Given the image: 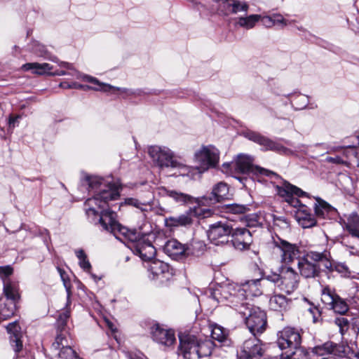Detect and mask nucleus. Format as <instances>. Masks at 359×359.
<instances>
[{"label":"nucleus","mask_w":359,"mask_h":359,"mask_svg":"<svg viewBox=\"0 0 359 359\" xmlns=\"http://www.w3.org/2000/svg\"><path fill=\"white\" fill-rule=\"evenodd\" d=\"M273 243L281 251L280 257L283 264L288 265L293 263L296 259L298 262L299 259L302 257H301L299 248L296 244L290 243L278 236L273 238Z\"/></svg>","instance_id":"nucleus-12"},{"label":"nucleus","mask_w":359,"mask_h":359,"mask_svg":"<svg viewBox=\"0 0 359 359\" xmlns=\"http://www.w3.org/2000/svg\"><path fill=\"white\" fill-rule=\"evenodd\" d=\"M262 24L266 27H271L274 26L273 21L272 20V15L261 17Z\"/></svg>","instance_id":"nucleus-55"},{"label":"nucleus","mask_w":359,"mask_h":359,"mask_svg":"<svg viewBox=\"0 0 359 359\" xmlns=\"http://www.w3.org/2000/svg\"><path fill=\"white\" fill-rule=\"evenodd\" d=\"M343 228L347 231L351 236L359 240V215L352 213L344 222Z\"/></svg>","instance_id":"nucleus-26"},{"label":"nucleus","mask_w":359,"mask_h":359,"mask_svg":"<svg viewBox=\"0 0 359 359\" xmlns=\"http://www.w3.org/2000/svg\"><path fill=\"white\" fill-rule=\"evenodd\" d=\"M272 20L273 25H280L282 26H287L290 24L291 22L285 20L281 14L274 13L272 15Z\"/></svg>","instance_id":"nucleus-46"},{"label":"nucleus","mask_w":359,"mask_h":359,"mask_svg":"<svg viewBox=\"0 0 359 359\" xmlns=\"http://www.w3.org/2000/svg\"><path fill=\"white\" fill-rule=\"evenodd\" d=\"M77 258L79 260L80 266L86 271H89L91 269V264L87 259V256L82 249L76 250L75 252Z\"/></svg>","instance_id":"nucleus-37"},{"label":"nucleus","mask_w":359,"mask_h":359,"mask_svg":"<svg viewBox=\"0 0 359 359\" xmlns=\"http://www.w3.org/2000/svg\"><path fill=\"white\" fill-rule=\"evenodd\" d=\"M326 161L327 162H330V163H337V164H339V163H343V161L339 157V156H336V157H327L326 158Z\"/></svg>","instance_id":"nucleus-58"},{"label":"nucleus","mask_w":359,"mask_h":359,"mask_svg":"<svg viewBox=\"0 0 359 359\" xmlns=\"http://www.w3.org/2000/svg\"><path fill=\"white\" fill-rule=\"evenodd\" d=\"M148 154L150 157L153 159L154 163H156V156H157V150L155 147H149L148 149Z\"/></svg>","instance_id":"nucleus-56"},{"label":"nucleus","mask_w":359,"mask_h":359,"mask_svg":"<svg viewBox=\"0 0 359 359\" xmlns=\"http://www.w3.org/2000/svg\"><path fill=\"white\" fill-rule=\"evenodd\" d=\"M11 275L0 277L3 281V292L8 300L10 301L9 306L6 305L1 309V314L5 317L13 316L16 311V304L20 299V287L18 281L9 278Z\"/></svg>","instance_id":"nucleus-9"},{"label":"nucleus","mask_w":359,"mask_h":359,"mask_svg":"<svg viewBox=\"0 0 359 359\" xmlns=\"http://www.w3.org/2000/svg\"><path fill=\"white\" fill-rule=\"evenodd\" d=\"M61 278L63 280V283H64V286L66 289V291H67V304H68L69 302H70V296L72 294V292H71V284L69 283V281H67L65 279L62 273H61Z\"/></svg>","instance_id":"nucleus-52"},{"label":"nucleus","mask_w":359,"mask_h":359,"mask_svg":"<svg viewBox=\"0 0 359 359\" xmlns=\"http://www.w3.org/2000/svg\"><path fill=\"white\" fill-rule=\"evenodd\" d=\"M297 219L303 228H310L316 224L314 217L306 210H299L297 214Z\"/></svg>","instance_id":"nucleus-32"},{"label":"nucleus","mask_w":359,"mask_h":359,"mask_svg":"<svg viewBox=\"0 0 359 359\" xmlns=\"http://www.w3.org/2000/svg\"><path fill=\"white\" fill-rule=\"evenodd\" d=\"M255 335L252 334L243 341L238 353L239 359H266L264 345Z\"/></svg>","instance_id":"nucleus-10"},{"label":"nucleus","mask_w":359,"mask_h":359,"mask_svg":"<svg viewBox=\"0 0 359 359\" xmlns=\"http://www.w3.org/2000/svg\"><path fill=\"white\" fill-rule=\"evenodd\" d=\"M131 359H147L144 355H135L133 358Z\"/></svg>","instance_id":"nucleus-64"},{"label":"nucleus","mask_w":359,"mask_h":359,"mask_svg":"<svg viewBox=\"0 0 359 359\" xmlns=\"http://www.w3.org/2000/svg\"><path fill=\"white\" fill-rule=\"evenodd\" d=\"M260 20V15L253 14L247 17H241L237 18L236 24L241 27L249 29L253 28L256 23Z\"/></svg>","instance_id":"nucleus-33"},{"label":"nucleus","mask_w":359,"mask_h":359,"mask_svg":"<svg viewBox=\"0 0 359 359\" xmlns=\"http://www.w3.org/2000/svg\"><path fill=\"white\" fill-rule=\"evenodd\" d=\"M302 336L299 332L291 327H284L278 332L277 344L282 350L290 348L295 350L292 354L286 356L281 355V359H300L295 355L299 353V355H303L304 351L301 348Z\"/></svg>","instance_id":"nucleus-6"},{"label":"nucleus","mask_w":359,"mask_h":359,"mask_svg":"<svg viewBox=\"0 0 359 359\" xmlns=\"http://www.w3.org/2000/svg\"><path fill=\"white\" fill-rule=\"evenodd\" d=\"M215 346L214 342L208 338L198 339L197 354L198 358L210 356Z\"/></svg>","instance_id":"nucleus-28"},{"label":"nucleus","mask_w":359,"mask_h":359,"mask_svg":"<svg viewBox=\"0 0 359 359\" xmlns=\"http://www.w3.org/2000/svg\"><path fill=\"white\" fill-rule=\"evenodd\" d=\"M299 280L298 273L290 266L282 267L279 274L268 275V280L271 281V284H276L287 294L292 293L297 287Z\"/></svg>","instance_id":"nucleus-8"},{"label":"nucleus","mask_w":359,"mask_h":359,"mask_svg":"<svg viewBox=\"0 0 359 359\" xmlns=\"http://www.w3.org/2000/svg\"><path fill=\"white\" fill-rule=\"evenodd\" d=\"M294 106L298 109H304L308 104V97L304 95H299L293 100Z\"/></svg>","instance_id":"nucleus-44"},{"label":"nucleus","mask_w":359,"mask_h":359,"mask_svg":"<svg viewBox=\"0 0 359 359\" xmlns=\"http://www.w3.org/2000/svg\"><path fill=\"white\" fill-rule=\"evenodd\" d=\"M232 233V226L227 222H218L210 226L208 236L215 245L227 243Z\"/></svg>","instance_id":"nucleus-14"},{"label":"nucleus","mask_w":359,"mask_h":359,"mask_svg":"<svg viewBox=\"0 0 359 359\" xmlns=\"http://www.w3.org/2000/svg\"><path fill=\"white\" fill-rule=\"evenodd\" d=\"M248 208L243 205L232 204L229 207V211L233 214H243L248 210Z\"/></svg>","instance_id":"nucleus-47"},{"label":"nucleus","mask_w":359,"mask_h":359,"mask_svg":"<svg viewBox=\"0 0 359 359\" xmlns=\"http://www.w3.org/2000/svg\"><path fill=\"white\" fill-rule=\"evenodd\" d=\"M88 186L91 189H95L97 194L93 198L86 201L84 208L88 217L95 216L98 209L108 207L109 201L117 200L120 196L119 185L115 183H104L100 178L93 177L87 179Z\"/></svg>","instance_id":"nucleus-1"},{"label":"nucleus","mask_w":359,"mask_h":359,"mask_svg":"<svg viewBox=\"0 0 359 359\" xmlns=\"http://www.w3.org/2000/svg\"><path fill=\"white\" fill-rule=\"evenodd\" d=\"M125 204L134 206L140 209L142 211H147L151 205L149 202H140L139 200L133 198H128L125 200Z\"/></svg>","instance_id":"nucleus-38"},{"label":"nucleus","mask_w":359,"mask_h":359,"mask_svg":"<svg viewBox=\"0 0 359 359\" xmlns=\"http://www.w3.org/2000/svg\"><path fill=\"white\" fill-rule=\"evenodd\" d=\"M219 158V152L217 148L212 145L203 146L194 154V160L197 168L202 171L209 168L215 167Z\"/></svg>","instance_id":"nucleus-11"},{"label":"nucleus","mask_w":359,"mask_h":359,"mask_svg":"<svg viewBox=\"0 0 359 359\" xmlns=\"http://www.w3.org/2000/svg\"><path fill=\"white\" fill-rule=\"evenodd\" d=\"M69 318V311H65L62 313H61L57 320V330L60 331L59 333L62 332H67L65 330V327L66 325V323L67 319Z\"/></svg>","instance_id":"nucleus-41"},{"label":"nucleus","mask_w":359,"mask_h":359,"mask_svg":"<svg viewBox=\"0 0 359 359\" xmlns=\"http://www.w3.org/2000/svg\"><path fill=\"white\" fill-rule=\"evenodd\" d=\"M245 136L248 140L264 147L266 150H271L287 156L293 154V151L291 149L283 146L278 142H274L262 135L254 131H248L245 133Z\"/></svg>","instance_id":"nucleus-15"},{"label":"nucleus","mask_w":359,"mask_h":359,"mask_svg":"<svg viewBox=\"0 0 359 359\" xmlns=\"http://www.w3.org/2000/svg\"><path fill=\"white\" fill-rule=\"evenodd\" d=\"M330 309H333L336 313L344 314L348 311V305L339 296H337L336 301H334V303Z\"/></svg>","instance_id":"nucleus-40"},{"label":"nucleus","mask_w":359,"mask_h":359,"mask_svg":"<svg viewBox=\"0 0 359 359\" xmlns=\"http://www.w3.org/2000/svg\"><path fill=\"white\" fill-rule=\"evenodd\" d=\"M172 276V269L168 264L158 261V279H161V282L163 283L170 280Z\"/></svg>","instance_id":"nucleus-34"},{"label":"nucleus","mask_w":359,"mask_h":359,"mask_svg":"<svg viewBox=\"0 0 359 359\" xmlns=\"http://www.w3.org/2000/svg\"><path fill=\"white\" fill-rule=\"evenodd\" d=\"M297 266L301 276L305 278L318 276L320 272L318 266L307 260L306 257L299 259Z\"/></svg>","instance_id":"nucleus-24"},{"label":"nucleus","mask_w":359,"mask_h":359,"mask_svg":"<svg viewBox=\"0 0 359 359\" xmlns=\"http://www.w3.org/2000/svg\"><path fill=\"white\" fill-rule=\"evenodd\" d=\"M197 344L198 339L193 335L180 336V351L185 358L196 356Z\"/></svg>","instance_id":"nucleus-20"},{"label":"nucleus","mask_w":359,"mask_h":359,"mask_svg":"<svg viewBox=\"0 0 359 359\" xmlns=\"http://www.w3.org/2000/svg\"><path fill=\"white\" fill-rule=\"evenodd\" d=\"M165 224L166 226L173 227L180 226L177 217H169L165 219Z\"/></svg>","instance_id":"nucleus-53"},{"label":"nucleus","mask_w":359,"mask_h":359,"mask_svg":"<svg viewBox=\"0 0 359 359\" xmlns=\"http://www.w3.org/2000/svg\"><path fill=\"white\" fill-rule=\"evenodd\" d=\"M262 223L259 221L257 215L249 216L247 219V226L248 227H257L260 226Z\"/></svg>","instance_id":"nucleus-48"},{"label":"nucleus","mask_w":359,"mask_h":359,"mask_svg":"<svg viewBox=\"0 0 359 359\" xmlns=\"http://www.w3.org/2000/svg\"><path fill=\"white\" fill-rule=\"evenodd\" d=\"M336 324L340 327V332L343 334L344 329H347L348 326V320L344 317L337 318L335 320Z\"/></svg>","instance_id":"nucleus-49"},{"label":"nucleus","mask_w":359,"mask_h":359,"mask_svg":"<svg viewBox=\"0 0 359 359\" xmlns=\"http://www.w3.org/2000/svg\"><path fill=\"white\" fill-rule=\"evenodd\" d=\"M231 9L230 10L231 13L236 14L239 12H244L246 13L248 11L249 6L245 2H241L237 0H234L231 3Z\"/></svg>","instance_id":"nucleus-39"},{"label":"nucleus","mask_w":359,"mask_h":359,"mask_svg":"<svg viewBox=\"0 0 359 359\" xmlns=\"http://www.w3.org/2000/svg\"><path fill=\"white\" fill-rule=\"evenodd\" d=\"M271 287V281L268 280V276L265 279H256L246 281L241 285H230L224 290V292L229 293L224 297L229 300L231 306H238L241 303H245L249 297H258L263 292H269L268 288Z\"/></svg>","instance_id":"nucleus-2"},{"label":"nucleus","mask_w":359,"mask_h":359,"mask_svg":"<svg viewBox=\"0 0 359 359\" xmlns=\"http://www.w3.org/2000/svg\"><path fill=\"white\" fill-rule=\"evenodd\" d=\"M69 340L67 332H62L57 334L55 340L52 344V348L57 351V359H74V357H75L76 353L72 348Z\"/></svg>","instance_id":"nucleus-16"},{"label":"nucleus","mask_w":359,"mask_h":359,"mask_svg":"<svg viewBox=\"0 0 359 359\" xmlns=\"http://www.w3.org/2000/svg\"><path fill=\"white\" fill-rule=\"evenodd\" d=\"M158 196L161 197L162 200L165 197L168 196L172 198L176 203L182 205L194 203L195 202L199 203L198 199H196L189 194L175 190H170L165 187H158Z\"/></svg>","instance_id":"nucleus-21"},{"label":"nucleus","mask_w":359,"mask_h":359,"mask_svg":"<svg viewBox=\"0 0 359 359\" xmlns=\"http://www.w3.org/2000/svg\"><path fill=\"white\" fill-rule=\"evenodd\" d=\"M211 337L218 341H224L227 337L226 331L221 326L215 325L212 327Z\"/></svg>","instance_id":"nucleus-36"},{"label":"nucleus","mask_w":359,"mask_h":359,"mask_svg":"<svg viewBox=\"0 0 359 359\" xmlns=\"http://www.w3.org/2000/svg\"><path fill=\"white\" fill-rule=\"evenodd\" d=\"M176 341L175 332L171 329L161 327L158 325V343L165 346H172Z\"/></svg>","instance_id":"nucleus-29"},{"label":"nucleus","mask_w":359,"mask_h":359,"mask_svg":"<svg viewBox=\"0 0 359 359\" xmlns=\"http://www.w3.org/2000/svg\"><path fill=\"white\" fill-rule=\"evenodd\" d=\"M337 296L338 295L334 290L326 287L322 291L321 301L325 305L327 306L330 309L334 303V301H336Z\"/></svg>","instance_id":"nucleus-35"},{"label":"nucleus","mask_w":359,"mask_h":359,"mask_svg":"<svg viewBox=\"0 0 359 359\" xmlns=\"http://www.w3.org/2000/svg\"><path fill=\"white\" fill-rule=\"evenodd\" d=\"M109 328L112 331V332H116L117 331L116 327L113 325L112 323H107Z\"/></svg>","instance_id":"nucleus-63"},{"label":"nucleus","mask_w":359,"mask_h":359,"mask_svg":"<svg viewBox=\"0 0 359 359\" xmlns=\"http://www.w3.org/2000/svg\"><path fill=\"white\" fill-rule=\"evenodd\" d=\"M276 190L278 194L285 198V201L290 205L292 203L293 200L295 199L294 195L298 197L306 195V193L301 189L287 182H284L281 187L277 186Z\"/></svg>","instance_id":"nucleus-23"},{"label":"nucleus","mask_w":359,"mask_h":359,"mask_svg":"<svg viewBox=\"0 0 359 359\" xmlns=\"http://www.w3.org/2000/svg\"><path fill=\"white\" fill-rule=\"evenodd\" d=\"M348 347L343 345L334 344L332 341H327L322 345L316 346L313 348L312 353L316 355L323 358H332L336 356L343 357L347 353Z\"/></svg>","instance_id":"nucleus-18"},{"label":"nucleus","mask_w":359,"mask_h":359,"mask_svg":"<svg viewBox=\"0 0 359 359\" xmlns=\"http://www.w3.org/2000/svg\"><path fill=\"white\" fill-rule=\"evenodd\" d=\"M330 206L325 202H320L318 205L315 207V212L317 216L325 217V215L328 213Z\"/></svg>","instance_id":"nucleus-43"},{"label":"nucleus","mask_w":359,"mask_h":359,"mask_svg":"<svg viewBox=\"0 0 359 359\" xmlns=\"http://www.w3.org/2000/svg\"><path fill=\"white\" fill-rule=\"evenodd\" d=\"M228 194V185L222 182L217 183L212 189V197L209 198L210 203L220 202L223 199L226 198Z\"/></svg>","instance_id":"nucleus-27"},{"label":"nucleus","mask_w":359,"mask_h":359,"mask_svg":"<svg viewBox=\"0 0 359 359\" xmlns=\"http://www.w3.org/2000/svg\"><path fill=\"white\" fill-rule=\"evenodd\" d=\"M193 168L174 159L172 152L167 147H158V174L165 176H191Z\"/></svg>","instance_id":"nucleus-4"},{"label":"nucleus","mask_w":359,"mask_h":359,"mask_svg":"<svg viewBox=\"0 0 359 359\" xmlns=\"http://www.w3.org/2000/svg\"><path fill=\"white\" fill-rule=\"evenodd\" d=\"M245 319V323L252 334L262 333L266 326V316L260 308L250 305L249 303H241L238 306H233Z\"/></svg>","instance_id":"nucleus-5"},{"label":"nucleus","mask_w":359,"mask_h":359,"mask_svg":"<svg viewBox=\"0 0 359 359\" xmlns=\"http://www.w3.org/2000/svg\"><path fill=\"white\" fill-rule=\"evenodd\" d=\"M193 214V211L190 210L189 212L181 215L177 217V221L179 222L180 226H186L191 224L192 223L191 215Z\"/></svg>","instance_id":"nucleus-45"},{"label":"nucleus","mask_w":359,"mask_h":359,"mask_svg":"<svg viewBox=\"0 0 359 359\" xmlns=\"http://www.w3.org/2000/svg\"><path fill=\"white\" fill-rule=\"evenodd\" d=\"M53 74V75H57V76H63V75H67V72L63 71V70H57Z\"/></svg>","instance_id":"nucleus-62"},{"label":"nucleus","mask_w":359,"mask_h":359,"mask_svg":"<svg viewBox=\"0 0 359 359\" xmlns=\"http://www.w3.org/2000/svg\"><path fill=\"white\" fill-rule=\"evenodd\" d=\"M336 270L339 273H344V276H346L347 273H349L348 269L344 265H338L336 267Z\"/></svg>","instance_id":"nucleus-57"},{"label":"nucleus","mask_w":359,"mask_h":359,"mask_svg":"<svg viewBox=\"0 0 359 359\" xmlns=\"http://www.w3.org/2000/svg\"><path fill=\"white\" fill-rule=\"evenodd\" d=\"M20 118V116H15V117H10L9 118V126L13 127L15 126V123L17 121V120Z\"/></svg>","instance_id":"nucleus-61"},{"label":"nucleus","mask_w":359,"mask_h":359,"mask_svg":"<svg viewBox=\"0 0 359 359\" xmlns=\"http://www.w3.org/2000/svg\"><path fill=\"white\" fill-rule=\"evenodd\" d=\"M288 302L285 296L275 294L269 299V306L274 311H282L287 308Z\"/></svg>","instance_id":"nucleus-31"},{"label":"nucleus","mask_w":359,"mask_h":359,"mask_svg":"<svg viewBox=\"0 0 359 359\" xmlns=\"http://www.w3.org/2000/svg\"><path fill=\"white\" fill-rule=\"evenodd\" d=\"M22 69L24 71L32 70L34 74L43 75L50 74V71L53 67L48 63L39 64L37 62H30L23 65Z\"/></svg>","instance_id":"nucleus-30"},{"label":"nucleus","mask_w":359,"mask_h":359,"mask_svg":"<svg viewBox=\"0 0 359 359\" xmlns=\"http://www.w3.org/2000/svg\"><path fill=\"white\" fill-rule=\"evenodd\" d=\"M157 331V323L153 322L152 326L151 327V334L153 336L154 339L155 340V332Z\"/></svg>","instance_id":"nucleus-59"},{"label":"nucleus","mask_w":359,"mask_h":359,"mask_svg":"<svg viewBox=\"0 0 359 359\" xmlns=\"http://www.w3.org/2000/svg\"><path fill=\"white\" fill-rule=\"evenodd\" d=\"M330 253L329 252H325V257H323V259H322V261L320 262L325 268H326L327 269H329V270H332V264L330 260Z\"/></svg>","instance_id":"nucleus-50"},{"label":"nucleus","mask_w":359,"mask_h":359,"mask_svg":"<svg viewBox=\"0 0 359 359\" xmlns=\"http://www.w3.org/2000/svg\"><path fill=\"white\" fill-rule=\"evenodd\" d=\"M136 235L137 240L130 241L135 243L134 246L135 253L138 255L142 260L147 262L144 266L149 273V278L154 280L156 275V260L154 258L156 249L149 241H147L144 237H140V232L136 231Z\"/></svg>","instance_id":"nucleus-7"},{"label":"nucleus","mask_w":359,"mask_h":359,"mask_svg":"<svg viewBox=\"0 0 359 359\" xmlns=\"http://www.w3.org/2000/svg\"><path fill=\"white\" fill-rule=\"evenodd\" d=\"M6 330L9 334L10 344L15 353L18 354L23 348L21 327L17 321H14L6 326Z\"/></svg>","instance_id":"nucleus-22"},{"label":"nucleus","mask_w":359,"mask_h":359,"mask_svg":"<svg viewBox=\"0 0 359 359\" xmlns=\"http://www.w3.org/2000/svg\"><path fill=\"white\" fill-rule=\"evenodd\" d=\"M13 273V269L9 266H0V277H3L6 275H12Z\"/></svg>","instance_id":"nucleus-51"},{"label":"nucleus","mask_w":359,"mask_h":359,"mask_svg":"<svg viewBox=\"0 0 359 359\" xmlns=\"http://www.w3.org/2000/svg\"><path fill=\"white\" fill-rule=\"evenodd\" d=\"M88 219H90L91 222L100 224L104 230L112 233L117 238H118L117 233H119L128 238V241L137 240L136 231L129 230L122 226L116 221V214L109 209H100V211L97 210L96 215L90 216Z\"/></svg>","instance_id":"nucleus-3"},{"label":"nucleus","mask_w":359,"mask_h":359,"mask_svg":"<svg viewBox=\"0 0 359 359\" xmlns=\"http://www.w3.org/2000/svg\"><path fill=\"white\" fill-rule=\"evenodd\" d=\"M234 0H220L221 4L220 7L223 8L226 11V14L228 15L230 13V10L231 9V3Z\"/></svg>","instance_id":"nucleus-54"},{"label":"nucleus","mask_w":359,"mask_h":359,"mask_svg":"<svg viewBox=\"0 0 359 359\" xmlns=\"http://www.w3.org/2000/svg\"><path fill=\"white\" fill-rule=\"evenodd\" d=\"M77 77L81 78L83 80H84L87 82L94 83V84L97 85V86L93 88V87H90L88 86H83V85L79 84V83L74 82V83H72L71 85H69L68 88H77V89H93L95 90H100V91H103V92H109L111 90H116L121 91V93H126L128 95L135 94V92H133L129 89L114 87V86H112L107 83H101L97 79L91 76L83 75V76H77Z\"/></svg>","instance_id":"nucleus-17"},{"label":"nucleus","mask_w":359,"mask_h":359,"mask_svg":"<svg viewBox=\"0 0 359 359\" xmlns=\"http://www.w3.org/2000/svg\"><path fill=\"white\" fill-rule=\"evenodd\" d=\"M61 67L66 68L67 69H73V67L71 64L65 62H61L59 65Z\"/></svg>","instance_id":"nucleus-60"},{"label":"nucleus","mask_w":359,"mask_h":359,"mask_svg":"<svg viewBox=\"0 0 359 359\" xmlns=\"http://www.w3.org/2000/svg\"><path fill=\"white\" fill-rule=\"evenodd\" d=\"M254 159L252 156L245 154L238 155L233 167L238 173H253L262 174L266 176L276 175V174L270 170L255 166L253 165Z\"/></svg>","instance_id":"nucleus-13"},{"label":"nucleus","mask_w":359,"mask_h":359,"mask_svg":"<svg viewBox=\"0 0 359 359\" xmlns=\"http://www.w3.org/2000/svg\"><path fill=\"white\" fill-rule=\"evenodd\" d=\"M325 252H327V251H324L323 252L310 251L304 255L302 257H306L307 260L311 259L315 262H320L323 257H325Z\"/></svg>","instance_id":"nucleus-42"},{"label":"nucleus","mask_w":359,"mask_h":359,"mask_svg":"<svg viewBox=\"0 0 359 359\" xmlns=\"http://www.w3.org/2000/svg\"><path fill=\"white\" fill-rule=\"evenodd\" d=\"M187 248L175 239L168 241L163 246V251L168 256L177 258L179 256L185 255Z\"/></svg>","instance_id":"nucleus-25"},{"label":"nucleus","mask_w":359,"mask_h":359,"mask_svg":"<svg viewBox=\"0 0 359 359\" xmlns=\"http://www.w3.org/2000/svg\"><path fill=\"white\" fill-rule=\"evenodd\" d=\"M231 236L233 246L240 250L248 248L252 243V232L246 228H232Z\"/></svg>","instance_id":"nucleus-19"}]
</instances>
